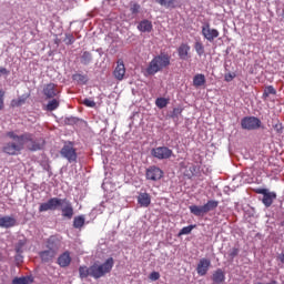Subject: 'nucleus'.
Masks as SVG:
<instances>
[{
  "label": "nucleus",
  "instance_id": "obj_14",
  "mask_svg": "<svg viewBox=\"0 0 284 284\" xmlns=\"http://www.w3.org/2000/svg\"><path fill=\"white\" fill-rule=\"evenodd\" d=\"M17 225V219L13 216H1L0 217V227H4L6 230H10V227H14Z\"/></svg>",
  "mask_w": 284,
  "mask_h": 284
},
{
  "label": "nucleus",
  "instance_id": "obj_48",
  "mask_svg": "<svg viewBox=\"0 0 284 284\" xmlns=\"http://www.w3.org/2000/svg\"><path fill=\"white\" fill-rule=\"evenodd\" d=\"M0 74H4L6 77H8V74H10V71L3 67L0 68Z\"/></svg>",
  "mask_w": 284,
  "mask_h": 284
},
{
  "label": "nucleus",
  "instance_id": "obj_16",
  "mask_svg": "<svg viewBox=\"0 0 284 284\" xmlns=\"http://www.w3.org/2000/svg\"><path fill=\"white\" fill-rule=\"evenodd\" d=\"M190 50H191L190 44L187 43L180 44V47L178 48L179 58L182 61H187V59H190Z\"/></svg>",
  "mask_w": 284,
  "mask_h": 284
},
{
  "label": "nucleus",
  "instance_id": "obj_41",
  "mask_svg": "<svg viewBox=\"0 0 284 284\" xmlns=\"http://www.w3.org/2000/svg\"><path fill=\"white\" fill-rule=\"evenodd\" d=\"M150 281H159V278H161V273L153 271L150 275H149Z\"/></svg>",
  "mask_w": 284,
  "mask_h": 284
},
{
  "label": "nucleus",
  "instance_id": "obj_27",
  "mask_svg": "<svg viewBox=\"0 0 284 284\" xmlns=\"http://www.w3.org/2000/svg\"><path fill=\"white\" fill-rule=\"evenodd\" d=\"M34 278L32 276L14 277L12 284H32Z\"/></svg>",
  "mask_w": 284,
  "mask_h": 284
},
{
  "label": "nucleus",
  "instance_id": "obj_31",
  "mask_svg": "<svg viewBox=\"0 0 284 284\" xmlns=\"http://www.w3.org/2000/svg\"><path fill=\"white\" fill-rule=\"evenodd\" d=\"M79 274L80 278H88V276H92V266H80Z\"/></svg>",
  "mask_w": 284,
  "mask_h": 284
},
{
  "label": "nucleus",
  "instance_id": "obj_42",
  "mask_svg": "<svg viewBox=\"0 0 284 284\" xmlns=\"http://www.w3.org/2000/svg\"><path fill=\"white\" fill-rule=\"evenodd\" d=\"M236 78V73H226L224 75V81H226L227 83H230L231 81H234V79Z\"/></svg>",
  "mask_w": 284,
  "mask_h": 284
},
{
  "label": "nucleus",
  "instance_id": "obj_22",
  "mask_svg": "<svg viewBox=\"0 0 284 284\" xmlns=\"http://www.w3.org/2000/svg\"><path fill=\"white\" fill-rule=\"evenodd\" d=\"M202 207L204 210V214H207L209 212H212L219 207V201L209 200L204 205H202Z\"/></svg>",
  "mask_w": 284,
  "mask_h": 284
},
{
  "label": "nucleus",
  "instance_id": "obj_3",
  "mask_svg": "<svg viewBox=\"0 0 284 284\" xmlns=\"http://www.w3.org/2000/svg\"><path fill=\"white\" fill-rule=\"evenodd\" d=\"M112 267H114L113 257L106 258L105 262L102 264L94 263L93 265H91V276L95 280L103 278V276L112 272Z\"/></svg>",
  "mask_w": 284,
  "mask_h": 284
},
{
  "label": "nucleus",
  "instance_id": "obj_2",
  "mask_svg": "<svg viewBox=\"0 0 284 284\" xmlns=\"http://www.w3.org/2000/svg\"><path fill=\"white\" fill-rule=\"evenodd\" d=\"M7 136L14 142H8L3 145L2 152L9 156H18L23 150V139L30 141V135H18L14 131L7 132Z\"/></svg>",
  "mask_w": 284,
  "mask_h": 284
},
{
  "label": "nucleus",
  "instance_id": "obj_50",
  "mask_svg": "<svg viewBox=\"0 0 284 284\" xmlns=\"http://www.w3.org/2000/svg\"><path fill=\"white\" fill-rule=\"evenodd\" d=\"M280 261H281V263L284 264V254L281 256Z\"/></svg>",
  "mask_w": 284,
  "mask_h": 284
},
{
  "label": "nucleus",
  "instance_id": "obj_30",
  "mask_svg": "<svg viewBox=\"0 0 284 284\" xmlns=\"http://www.w3.org/2000/svg\"><path fill=\"white\" fill-rule=\"evenodd\" d=\"M26 101H28V95H21L11 101V108H21V105H26Z\"/></svg>",
  "mask_w": 284,
  "mask_h": 284
},
{
  "label": "nucleus",
  "instance_id": "obj_23",
  "mask_svg": "<svg viewBox=\"0 0 284 284\" xmlns=\"http://www.w3.org/2000/svg\"><path fill=\"white\" fill-rule=\"evenodd\" d=\"M138 30H140V32H152V22L150 20H142L138 24Z\"/></svg>",
  "mask_w": 284,
  "mask_h": 284
},
{
  "label": "nucleus",
  "instance_id": "obj_5",
  "mask_svg": "<svg viewBox=\"0 0 284 284\" xmlns=\"http://www.w3.org/2000/svg\"><path fill=\"white\" fill-rule=\"evenodd\" d=\"M47 248L48 250L41 251L39 253L42 263H50L54 260L59 252V246H57V244L54 243V237L49 239V241L47 242Z\"/></svg>",
  "mask_w": 284,
  "mask_h": 284
},
{
  "label": "nucleus",
  "instance_id": "obj_47",
  "mask_svg": "<svg viewBox=\"0 0 284 284\" xmlns=\"http://www.w3.org/2000/svg\"><path fill=\"white\" fill-rule=\"evenodd\" d=\"M274 130H276V132H280V133L283 132V124L281 123L275 124Z\"/></svg>",
  "mask_w": 284,
  "mask_h": 284
},
{
  "label": "nucleus",
  "instance_id": "obj_13",
  "mask_svg": "<svg viewBox=\"0 0 284 284\" xmlns=\"http://www.w3.org/2000/svg\"><path fill=\"white\" fill-rule=\"evenodd\" d=\"M210 265H212V262H210V260L201 258L196 267L197 274L200 276H205V274H207V270H210Z\"/></svg>",
  "mask_w": 284,
  "mask_h": 284
},
{
  "label": "nucleus",
  "instance_id": "obj_32",
  "mask_svg": "<svg viewBox=\"0 0 284 284\" xmlns=\"http://www.w3.org/2000/svg\"><path fill=\"white\" fill-rule=\"evenodd\" d=\"M82 65H90L92 63V53L89 51H84L80 58Z\"/></svg>",
  "mask_w": 284,
  "mask_h": 284
},
{
  "label": "nucleus",
  "instance_id": "obj_9",
  "mask_svg": "<svg viewBox=\"0 0 284 284\" xmlns=\"http://www.w3.org/2000/svg\"><path fill=\"white\" fill-rule=\"evenodd\" d=\"M242 130H258L261 120L256 116H245L241 121Z\"/></svg>",
  "mask_w": 284,
  "mask_h": 284
},
{
  "label": "nucleus",
  "instance_id": "obj_34",
  "mask_svg": "<svg viewBox=\"0 0 284 284\" xmlns=\"http://www.w3.org/2000/svg\"><path fill=\"white\" fill-rule=\"evenodd\" d=\"M72 80L77 81V83H82V85H85V83H88V75L75 73L72 75Z\"/></svg>",
  "mask_w": 284,
  "mask_h": 284
},
{
  "label": "nucleus",
  "instance_id": "obj_7",
  "mask_svg": "<svg viewBox=\"0 0 284 284\" xmlns=\"http://www.w3.org/2000/svg\"><path fill=\"white\" fill-rule=\"evenodd\" d=\"M174 152L168 146H158L151 150V156L159 161L171 159Z\"/></svg>",
  "mask_w": 284,
  "mask_h": 284
},
{
  "label": "nucleus",
  "instance_id": "obj_12",
  "mask_svg": "<svg viewBox=\"0 0 284 284\" xmlns=\"http://www.w3.org/2000/svg\"><path fill=\"white\" fill-rule=\"evenodd\" d=\"M113 77L116 81H123L125 79V63L123 59L116 61V67L113 70Z\"/></svg>",
  "mask_w": 284,
  "mask_h": 284
},
{
  "label": "nucleus",
  "instance_id": "obj_33",
  "mask_svg": "<svg viewBox=\"0 0 284 284\" xmlns=\"http://www.w3.org/2000/svg\"><path fill=\"white\" fill-rule=\"evenodd\" d=\"M194 50L199 57H203L205 54V47L203 45V42L196 41L194 43Z\"/></svg>",
  "mask_w": 284,
  "mask_h": 284
},
{
  "label": "nucleus",
  "instance_id": "obj_35",
  "mask_svg": "<svg viewBox=\"0 0 284 284\" xmlns=\"http://www.w3.org/2000/svg\"><path fill=\"white\" fill-rule=\"evenodd\" d=\"M168 103L169 101L165 98H158L155 100V105L156 108H160V110H163V108H168Z\"/></svg>",
  "mask_w": 284,
  "mask_h": 284
},
{
  "label": "nucleus",
  "instance_id": "obj_1",
  "mask_svg": "<svg viewBox=\"0 0 284 284\" xmlns=\"http://www.w3.org/2000/svg\"><path fill=\"white\" fill-rule=\"evenodd\" d=\"M58 207H61L63 219L71 221L72 216H74V206H72V202L68 199L51 197L40 204L39 212H54Z\"/></svg>",
  "mask_w": 284,
  "mask_h": 284
},
{
  "label": "nucleus",
  "instance_id": "obj_46",
  "mask_svg": "<svg viewBox=\"0 0 284 284\" xmlns=\"http://www.w3.org/2000/svg\"><path fill=\"white\" fill-rule=\"evenodd\" d=\"M67 122L69 123V125H72V123H79V119H77V118H69V119H67Z\"/></svg>",
  "mask_w": 284,
  "mask_h": 284
},
{
  "label": "nucleus",
  "instance_id": "obj_36",
  "mask_svg": "<svg viewBox=\"0 0 284 284\" xmlns=\"http://www.w3.org/2000/svg\"><path fill=\"white\" fill-rule=\"evenodd\" d=\"M270 94H273V95L276 94V89H274L273 85H268L264 89L263 99H267Z\"/></svg>",
  "mask_w": 284,
  "mask_h": 284
},
{
  "label": "nucleus",
  "instance_id": "obj_40",
  "mask_svg": "<svg viewBox=\"0 0 284 284\" xmlns=\"http://www.w3.org/2000/svg\"><path fill=\"white\" fill-rule=\"evenodd\" d=\"M239 248L237 247H233L229 251V257L230 258H236V256H239Z\"/></svg>",
  "mask_w": 284,
  "mask_h": 284
},
{
  "label": "nucleus",
  "instance_id": "obj_28",
  "mask_svg": "<svg viewBox=\"0 0 284 284\" xmlns=\"http://www.w3.org/2000/svg\"><path fill=\"white\" fill-rule=\"evenodd\" d=\"M156 3L163 6V8H176L179 6V0H155Z\"/></svg>",
  "mask_w": 284,
  "mask_h": 284
},
{
  "label": "nucleus",
  "instance_id": "obj_11",
  "mask_svg": "<svg viewBox=\"0 0 284 284\" xmlns=\"http://www.w3.org/2000/svg\"><path fill=\"white\" fill-rule=\"evenodd\" d=\"M219 30L211 29L210 23L202 26V36L204 39H206V41H210V43H212L214 39H219Z\"/></svg>",
  "mask_w": 284,
  "mask_h": 284
},
{
  "label": "nucleus",
  "instance_id": "obj_51",
  "mask_svg": "<svg viewBox=\"0 0 284 284\" xmlns=\"http://www.w3.org/2000/svg\"><path fill=\"white\" fill-rule=\"evenodd\" d=\"M0 110H3L2 102H0Z\"/></svg>",
  "mask_w": 284,
  "mask_h": 284
},
{
  "label": "nucleus",
  "instance_id": "obj_39",
  "mask_svg": "<svg viewBox=\"0 0 284 284\" xmlns=\"http://www.w3.org/2000/svg\"><path fill=\"white\" fill-rule=\"evenodd\" d=\"M74 41H75L74 36H72L71 33L65 34L64 43L67 45H72V43H74Z\"/></svg>",
  "mask_w": 284,
  "mask_h": 284
},
{
  "label": "nucleus",
  "instance_id": "obj_20",
  "mask_svg": "<svg viewBox=\"0 0 284 284\" xmlns=\"http://www.w3.org/2000/svg\"><path fill=\"white\" fill-rule=\"evenodd\" d=\"M275 199H276V193L268 191L263 195L262 203L263 205H265V207H271Z\"/></svg>",
  "mask_w": 284,
  "mask_h": 284
},
{
  "label": "nucleus",
  "instance_id": "obj_45",
  "mask_svg": "<svg viewBox=\"0 0 284 284\" xmlns=\"http://www.w3.org/2000/svg\"><path fill=\"white\" fill-rule=\"evenodd\" d=\"M181 112H183V109H181V108H174V109H173V116H179V114H181Z\"/></svg>",
  "mask_w": 284,
  "mask_h": 284
},
{
  "label": "nucleus",
  "instance_id": "obj_38",
  "mask_svg": "<svg viewBox=\"0 0 284 284\" xmlns=\"http://www.w3.org/2000/svg\"><path fill=\"white\" fill-rule=\"evenodd\" d=\"M196 227V225H189V226H184L180 233H179V236H183L185 234H192V230Z\"/></svg>",
  "mask_w": 284,
  "mask_h": 284
},
{
  "label": "nucleus",
  "instance_id": "obj_4",
  "mask_svg": "<svg viewBox=\"0 0 284 284\" xmlns=\"http://www.w3.org/2000/svg\"><path fill=\"white\" fill-rule=\"evenodd\" d=\"M168 65H170V55L162 53L151 60L149 67L146 68V72L150 75H154L156 72H161V70L168 68Z\"/></svg>",
  "mask_w": 284,
  "mask_h": 284
},
{
  "label": "nucleus",
  "instance_id": "obj_21",
  "mask_svg": "<svg viewBox=\"0 0 284 284\" xmlns=\"http://www.w3.org/2000/svg\"><path fill=\"white\" fill-rule=\"evenodd\" d=\"M59 105H61V100H59V98H52V100H50L44 110H47V112H54V110L59 109Z\"/></svg>",
  "mask_w": 284,
  "mask_h": 284
},
{
  "label": "nucleus",
  "instance_id": "obj_24",
  "mask_svg": "<svg viewBox=\"0 0 284 284\" xmlns=\"http://www.w3.org/2000/svg\"><path fill=\"white\" fill-rule=\"evenodd\" d=\"M28 243V241L26 240H20L18 241V243L16 244V252H17V256H16V261H19V258H23V256H21V254H23V247H26V244Z\"/></svg>",
  "mask_w": 284,
  "mask_h": 284
},
{
  "label": "nucleus",
  "instance_id": "obj_26",
  "mask_svg": "<svg viewBox=\"0 0 284 284\" xmlns=\"http://www.w3.org/2000/svg\"><path fill=\"white\" fill-rule=\"evenodd\" d=\"M189 210L194 216H205L203 205H191L189 206Z\"/></svg>",
  "mask_w": 284,
  "mask_h": 284
},
{
  "label": "nucleus",
  "instance_id": "obj_29",
  "mask_svg": "<svg viewBox=\"0 0 284 284\" xmlns=\"http://www.w3.org/2000/svg\"><path fill=\"white\" fill-rule=\"evenodd\" d=\"M85 225V216L84 215H78L73 219V227L75 230H81Z\"/></svg>",
  "mask_w": 284,
  "mask_h": 284
},
{
  "label": "nucleus",
  "instance_id": "obj_15",
  "mask_svg": "<svg viewBox=\"0 0 284 284\" xmlns=\"http://www.w3.org/2000/svg\"><path fill=\"white\" fill-rule=\"evenodd\" d=\"M43 94L48 99H54V97H57V94H59V90L57 89V84L49 83V84L44 85Z\"/></svg>",
  "mask_w": 284,
  "mask_h": 284
},
{
  "label": "nucleus",
  "instance_id": "obj_43",
  "mask_svg": "<svg viewBox=\"0 0 284 284\" xmlns=\"http://www.w3.org/2000/svg\"><path fill=\"white\" fill-rule=\"evenodd\" d=\"M83 105H87V108H94V105H97V102L92 101L90 99H84L83 100Z\"/></svg>",
  "mask_w": 284,
  "mask_h": 284
},
{
  "label": "nucleus",
  "instance_id": "obj_25",
  "mask_svg": "<svg viewBox=\"0 0 284 284\" xmlns=\"http://www.w3.org/2000/svg\"><path fill=\"white\" fill-rule=\"evenodd\" d=\"M204 83H206L205 74L197 73L193 77V85L194 88H201Z\"/></svg>",
  "mask_w": 284,
  "mask_h": 284
},
{
  "label": "nucleus",
  "instance_id": "obj_49",
  "mask_svg": "<svg viewBox=\"0 0 284 284\" xmlns=\"http://www.w3.org/2000/svg\"><path fill=\"white\" fill-rule=\"evenodd\" d=\"M3 97H6V91L0 90V103H2V108H3Z\"/></svg>",
  "mask_w": 284,
  "mask_h": 284
},
{
  "label": "nucleus",
  "instance_id": "obj_8",
  "mask_svg": "<svg viewBox=\"0 0 284 284\" xmlns=\"http://www.w3.org/2000/svg\"><path fill=\"white\" fill-rule=\"evenodd\" d=\"M61 158L67 159L69 163H77V149L72 144H65L60 151Z\"/></svg>",
  "mask_w": 284,
  "mask_h": 284
},
{
  "label": "nucleus",
  "instance_id": "obj_18",
  "mask_svg": "<svg viewBox=\"0 0 284 284\" xmlns=\"http://www.w3.org/2000/svg\"><path fill=\"white\" fill-rule=\"evenodd\" d=\"M138 203L141 205V207H150L152 197L148 193H140L138 196Z\"/></svg>",
  "mask_w": 284,
  "mask_h": 284
},
{
  "label": "nucleus",
  "instance_id": "obj_37",
  "mask_svg": "<svg viewBox=\"0 0 284 284\" xmlns=\"http://www.w3.org/2000/svg\"><path fill=\"white\" fill-rule=\"evenodd\" d=\"M130 12L131 14H139V12H141V4L132 2L130 6Z\"/></svg>",
  "mask_w": 284,
  "mask_h": 284
},
{
  "label": "nucleus",
  "instance_id": "obj_19",
  "mask_svg": "<svg viewBox=\"0 0 284 284\" xmlns=\"http://www.w3.org/2000/svg\"><path fill=\"white\" fill-rule=\"evenodd\" d=\"M212 281L214 284L225 283V272L222 268H217L212 275Z\"/></svg>",
  "mask_w": 284,
  "mask_h": 284
},
{
  "label": "nucleus",
  "instance_id": "obj_6",
  "mask_svg": "<svg viewBox=\"0 0 284 284\" xmlns=\"http://www.w3.org/2000/svg\"><path fill=\"white\" fill-rule=\"evenodd\" d=\"M29 136V140L22 139V148L24 149L26 145L31 152H37L39 150H43V145H45V140L39 138L34 139V134L32 133H23L21 136Z\"/></svg>",
  "mask_w": 284,
  "mask_h": 284
},
{
  "label": "nucleus",
  "instance_id": "obj_44",
  "mask_svg": "<svg viewBox=\"0 0 284 284\" xmlns=\"http://www.w3.org/2000/svg\"><path fill=\"white\" fill-rule=\"evenodd\" d=\"M266 192H270L267 189H255V194H263L265 195Z\"/></svg>",
  "mask_w": 284,
  "mask_h": 284
},
{
  "label": "nucleus",
  "instance_id": "obj_10",
  "mask_svg": "<svg viewBox=\"0 0 284 284\" xmlns=\"http://www.w3.org/2000/svg\"><path fill=\"white\" fill-rule=\"evenodd\" d=\"M145 176L148 181H161L163 179V170L159 166H150L146 169Z\"/></svg>",
  "mask_w": 284,
  "mask_h": 284
},
{
  "label": "nucleus",
  "instance_id": "obj_17",
  "mask_svg": "<svg viewBox=\"0 0 284 284\" xmlns=\"http://www.w3.org/2000/svg\"><path fill=\"white\" fill-rule=\"evenodd\" d=\"M70 263H72V257L68 251L58 257V265H60V267H68Z\"/></svg>",
  "mask_w": 284,
  "mask_h": 284
}]
</instances>
